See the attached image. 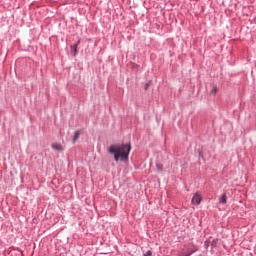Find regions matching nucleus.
I'll return each instance as SVG.
<instances>
[{"mask_svg":"<svg viewBox=\"0 0 256 256\" xmlns=\"http://www.w3.org/2000/svg\"><path fill=\"white\" fill-rule=\"evenodd\" d=\"M52 149H54V151H58L59 153H63V146L59 143H53Z\"/></svg>","mask_w":256,"mask_h":256,"instance_id":"obj_3","label":"nucleus"},{"mask_svg":"<svg viewBox=\"0 0 256 256\" xmlns=\"http://www.w3.org/2000/svg\"><path fill=\"white\" fill-rule=\"evenodd\" d=\"M79 135H81V132L75 131L74 137H73V143H75L79 139Z\"/></svg>","mask_w":256,"mask_h":256,"instance_id":"obj_5","label":"nucleus"},{"mask_svg":"<svg viewBox=\"0 0 256 256\" xmlns=\"http://www.w3.org/2000/svg\"><path fill=\"white\" fill-rule=\"evenodd\" d=\"M201 201H203L201 194L195 193L194 196L192 197L191 204L192 205H201Z\"/></svg>","mask_w":256,"mask_h":256,"instance_id":"obj_2","label":"nucleus"},{"mask_svg":"<svg viewBox=\"0 0 256 256\" xmlns=\"http://www.w3.org/2000/svg\"><path fill=\"white\" fill-rule=\"evenodd\" d=\"M108 152L110 155H114L116 162L119 161V159H121V161H127V159H129V153H131V144L111 145Z\"/></svg>","mask_w":256,"mask_h":256,"instance_id":"obj_1","label":"nucleus"},{"mask_svg":"<svg viewBox=\"0 0 256 256\" xmlns=\"http://www.w3.org/2000/svg\"><path fill=\"white\" fill-rule=\"evenodd\" d=\"M217 239H213L212 241H211V239L209 240V242L211 243V245H212V247H216L217 246Z\"/></svg>","mask_w":256,"mask_h":256,"instance_id":"obj_6","label":"nucleus"},{"mask_svg":"<svg viewBox=\"0 0 256 256\" xmlns=\"http://www.w3.org/2000/svg\"><path fill=\"white\" fill-rule=\"evenodd\" d=\"M149 88V84H146V87H145V89H148Z\"/></svg>","mask_w":256,"mask_h":256,"instance_id":"obj_10","label":"nucleus"},{"mask_svg":"<svg viewBox=\"0 0 256 256\" xmlns=\"http://www.w3.org/2000/svg\"><path fill=\"white\" fill-rule=\"evenodd\" d=\"M77 45H79V42L74 45V55H77Z\"/></svg>","mask_w":256,"mask_h":256,"instance_id":"obj_9","label":"nucleus"},{"mask_svg":"<svg viewBox=\"0 0 256 256\" xmlns=\"http://www.w3.org/2000/svg\"><path fill=\"white\" fill-rule=\"evenodd\" d=\"M156 167H157V170H158V171H163V164L157 163V164H156Z\"/></svg>","mask_w":256,"mask_h":256,"instance_id":"obj_7","label":"nucleus"},{"mask_svg":"<svg viewBox=\"0 0 256 256\" xmlns=\"http://www.w3.org/2000/svg\"><path fill=\"white\" fill-rule=\"evenodd\" d=\"M144 256H153V252L151 250H148Z\"/></svg>","mask_w":256,"mask_h":256,"instance_id":"obj_8","label":"nucleus"},{"mask_svg":"<svg viewBox=\"0 0 256 256\" xmlns=\"http://www.w3.org/2000/svg\"><path fill=\"white\" fill-rule=\"evenodd\" d=\"M219 203L225 205L227 203V194H223L222 197L219 199Z\"/></svg>","mask_w":256,"mask_h":256,"instance_id":"obj_4","label":"nucleus"}]
</instances>
